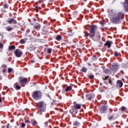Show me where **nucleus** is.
Returning <instances> with one entry per match:
<instances>
[{
  "instance_id": "nucleus-11",
  "label": "nucleus",
  "mask_w": 128,
  "mask_h": 128,
  "mask_svg": "<svg viewBox=\"0 0 128 128\" xmlns=\"http://www.w3.org/2000/svg\"><path fill=\"white\" fill-rule=\"evenodd\" d=\"M73 124L74 128H78L80 126V123L78 121H74L73 122Z\"/></svg>"
},
{
  "instance_id": "nucleus-32",
  "label": "nucleus",
  "mask_w": 128,
  "mask_h": 128,
  "mask_svg": "<svg viewBox=\"0 0 128 128\" xmlns=\"http://www.w3.org/2000/svg\"><path fill=\"white\" fill-rule=\"evenodd\" d=\"M25 42L24 40H21L20 41V44H24Z\"/></svg>"
},
{
  "instance_id": "nucleus-31",
  "label": "nucleus",
  "mask_w": 128,
  "mask_h": 128,
  "mask_svg": "<svg viewBox=\"0 0 128 128\" xmlns=\"http://www.w3.org/2000/svg\"><path fill=\"white\" fill-rule=\"evenodd\" d=\"M109 78H110L109 76H106L105 77V78H103L102 79L104 80H108Z\"/></svg>"
},
{
  "instance_id": "nucleus-24",
  "label": "nucleus",
  "mask_w": 128,
  "mask_h": 128,
  "mask_svg": "<svg viewBox=\"0 0 128 128\" xmlns=\"http://www.w3.org/2000/svg\"><path fill=\"white\" fill-rule=\"evenodd\" d=\"M121 110L122 112H126V108L124 107V106H122L121 108Z\"/></svg>"
},
{
  "instance_id": "nucleus-30",
  "label": "nucleus",
  "mask_w": 128,
  "mask_h": 128,
  "mask_svg": "<svg viewBox=\"0 0 128 128\" xmlns=\"http://www.w3.org/2000/svg\"><path fill=\"white\" fill-rule=\"evenodd\" d=\"M118 54H120V53H118L116 52H114V56H118Z\"/></svg>"
},
{
  "instance_id": "nucleus-7",
  "label": "nucleus",
  "mask_w": 128,
  "mask_h": 128,
  "mask_svg": "<svg viewBox=\"0 0 128 128\" xmlns=\"http://www.w3.org/2000/svg\"><path fill=\"white\" fill-rule=\"evenodd\" d=\"M18 82L21 84H26V82H28V78H24V77H20L18 79Z\"/></svg>"
},
{
  "instance_id": "nucleus-8",
  "label": "nucleus",
  "mask_w": 128,
  "mask_h": 128,
  "mask_svg": "<svg viewBox=\"0 0 128 128\" xmlns=\"http://www.w3.org/2000/svg\"><path fill=\"white\" fill-rule=\"evenodd\" d=\"M108 106H102L99 108V110H100L99 112L100 114H104V112H106L108 110Z\"/></svg>"
},
{
  "instance_id": "nucleus-10",
  "label": "nucleus",
  "mask_w": 128,
  "mask_h": 128,
  "mask_svg": "<svg viewBox=\"0 0 128 128\" xmlns=\"http://www.w3.org/2000/svg\"><path fill=\"white\" fill-rule=\"evenodd\" d=\"M124 84V83L122 82V80H118L117 81V84H116V86L117 88H122V86Z\"/></svg>"
},
{
  "instance_id": "nucleus-29",
  "label": "nucleus",
  "mask_w": 128,
  "mask_h": 128,
  "mask_svg": "<svg viewBox=\"0 0 128 128\" xmlns=\"http://www.w3.org/2000/svg\"><path fill=\"white\" fill-rule=\"evenodd\" d=\"M12 72V68H8V72Z\"/></svg>"
},
{
  "instance_id": "nucleus-48",
  "label": "nucleus",
  "mask_w": 128,
  "mask_h": 128,
  "mask_svg": "<svg viewBox=\"0 0 128 128\" xmlns=\"http://www.w3.org/2000/svg\"><path fill=\"white\" fill-rule=\"evenodd\" d=\"M70 36H72L73 34H69Z\"/></svg>"
},
{
  "instance_id": "nucleus-46",
  "label": "nucleus",
  "mask_w": 128,
  "mask_h": 128,
  "mask_svg": "<svg viewBox=\"0 0 128 128\" xmlns=\"http://www.w3.org/2000/svg\"><path fill=\"white\" fill-rule=\"evenodd\" d=\"M34 22H36V19L34 18Z\"/></svg>"
},
{
  "instance_id": "nucleus-51",
  "label": "nucleus",
  "mask_w": 128,
  "mask_h": 128,
  "mask_svg": "<svg viewBox=\"0 0 128 128\" xmlns=\"http://www.w3.org/2000/svg\"><path fill=\"white\" fill-rule=\"evenodd\" d=\"M44 5H42V6H44Z\"/></svg>"
},
{
  "instance_id": "nucleus-38",
  "label": "nucleus",
  "mask_w": 128,
  "mask_h": 128,
  "mask_svg": "<svg viewBox=\"0 0 128 128\" xmlns=\"http://www.w3.org/2000/svg\"><path fill=\"white\" fill-rule=\"evenodd\" d=\"M38 8H40V7L38 6L36 7V12H38Z\"/></svg>"
},
{
  "instance_id": "nucleus-33",
  "label": "nucleus",
  "mask_w": 128,
  "mask_h": 128,
  "mask_svg": "<svg viewBox=\"0 0 128 128\" xmlns=\"http://www.w3.org/2000/svg\"><path fill=\"white\" fill-rule=\"evenodd\" d=\"M4 48V44L0 43V48Z\"/></svg>"
},
{
  "instance_id": "nucleus-16",
  "label": "nucleus",
  "mask_w": 128,
  "mask_h": 128,
  "mask_svg": "<svg viewBox=\"0 0 128 128\" xmlns=\"http://www.w3.org/2000/svg\"><path fill=\"white\" fill-rule=\"evenodd\" d=\"M31 124L32 126H38V122L34 120H31Z\"/></svg>"
},
{
  "instance_id": "nucleus-4",
  "label": "nucleus",
  "mask_w": 128,
  "mask_h": 128,
  "mask_svg": "<svg viewBox=\"0 0 128 128\" xmlns=\"http://www.w3.org/2000/svg\"><path fill=\"white\" fill-rule=\"evenodd\" d=\"M32 96L34 100H40L42 99V93L40 90H36L33 92Z\"/></svg>"
},
{
  "instance_id": "nucleus-20",
  "label": "nucleus",
  "mask_w": 128,
  "mask_h": 128,
  "mask_svg": "<svg viewBox=\"0 0 128 128\" xmlns=\"http://www.w3.org/2000/svg\"><path fill=\"white\" fill-rule=\"evenodd\" d=\"M14 86L17 90H20V88H21L20 86L18 85L17 83L15 84L14 85Z\"/></svg>"
},
{
  "instance_id": "nucleus-12",
  "label": "nucleus",
  "mask_w": 128,
  "mask_h": 128,
  "mask_svg": "<svg viewBox=\"0 0 128 128\" xmlns=\"http://www.w3.org/2000/svg\"><path fill=\"white\" fill-rule=\"evenodd\" d=\"M104 46H108V48H110V46H112V42H110V40L106 41V42L104 44Z\"/></svg>"
},
{
  "instance_id": "nucleus-27",
  "label": "nucleus",
  "mask_w": 128,
  "mask_h": 128,
  "mask_svg": "<svg viewBox=\"0 0 128 128\" xmlns=\"http://www.w3.org/2000/svg\"><path fill=\"white\" fill-rule=\"evenodd\" d=\"M52 48H48V54H52Z\"/></svg>"
},
{
  "instance_id": "nucleus-39",
  "label": "nucleus",
  "mask_w": 128,
  "mask_h": 128,
  "mask_svg": "<svg viewBox=\"0 0 128 128\" xmlns=\"http://www.w3.org/2000/svg\"><path fill=\"white\" fill-rule=\"evenodd\" d=\"M6 128H12L10 126V124H8L7 126H6Z\"/></svg>"
},
{
  "instance_id": "nucleus-22",
  "label": "nucleus",
  "mask_w": 128,
  "mask_h": 128,
  "mask_svg": "<svg viewBox=\"0 0 128 128\" xmlns=\"http://www.w3.org/2000/svg\"><path fill=\"white\" fill-rule=\"evenodd\" d=\"M81 71L82 72H88V68H83L82 70Z\"/></svg>"
},
{
  "instance_id": "nucleus-35",
  "label": "nucleus",
  "mask_w": 128,
  "mask_h": 128,
  "mask_svg": "<svg viewBox=\"0 0 128 128\" xmlns=\"http://www.w3.org/2000/svg\"><path fill=\"white\" fill-rule=\"evenodd\" d=\"M26 126V124L24 123L22 124V128H24Z\"/></svg>"
},
{
  "instance_id": "nucleus-23",
  "label": "nucleus",
  "mask_w": 128,
  "mask_h": 128,
  "mask_svg": "<svg viewBox=\"0 0 128 128\" xmlns=\"http://www.w3.org/2000/svg\"><path fill=\"white\" fill-rule=\"evenodd\" d=\"M56 40H62V36H60V35H58L56 37Z\"/></svg>"
},
{
  "instance_id": "nucleus-40",
  "label": "nucleus",
  "mask_w": 128,
  "mask_h": 128,
  "mask_svg": "<svg viewBox=\"0 0 128 128\" xmlns=\"http://www.w3.org/2000/svg\"><path fill=\"white\" fill-rule=\"evenodd\" d=\"M108 80H109V84H112V80H110V78H109Z\"/></svg>"
},
{
  "instance_id": "nucleus-49",
  "label": "nucleus",
  "mask_w": 128,
  "mask_h": 128,
  "mask_svg": "<svg viewBox=\"0 0 128 128\" xmlns=\"http://www.w3.org/2000/svg\"><path fill=\"white\" fill-rule=\"evenodd\" d=\"M85 0V2H86V0Z\"/></svg>"
},
{
  "instance_id": "nucleus-21",
  "label": "nucleus",
  "mask_w": 128,
  "mask_h": 128,
  "mask_svg": "<svg viewBox=\"0 0 128 128\" xmlns=\"http://www.w3.org/2000/svg\"><path fill=\"white\" fill-rule=\"evenodd\" d=\"M10 50H16V46H9Z\"/></svg>"
},
{
  "instance_id": "nucleus-50",
  "label": "nucleus",
  "mask_w": 128,
  "mask_h": 128,
  "mask_svg": "<svg viewBox=\"0 0 128 128\" xmlns=\"http://www.w3.org/2000/svg\"><path fill=\"white\" fill-rule=\"evenodd\" d=\"M76 102H74V104H76Z\"/></svg>"
},
{
  "instance_id": "nucleus-37",
  "label": "nucleus",
  "mask_w": 128,
  "mask_h": 128,
  "mask_svg": "<svg viewBox=\"0 0 128 128\" xmlns=\"http://www.w3.org/2000/svg\"><path fill=\"white\" fill-rule=\"evenodd\" d=\"M44 124H45V126H46V128L48 126V122H46L44 123Z\"/></svg>"
},
{
  "instance_id": "nucleus-36",
  "label": "nucleus",
  "mask_w": 128,
  "mask_h": 128,
  "mask_svg": "<svg viewBox=\"0 0 128 128\" xmlns=\"http://www.w3.org/2000/svg\"><path fill=\"white\" fill-rule=\"evenodd\" d=\"M44 0H39L38 2L39 4H42L44 2Z\"/></svg>"
},
{
  "instance_id": "nucleus-6",
  "label": "nucleus",
  "mask_w": 128,
  "mask_h": 128,
  "mask_svg": "<svg viewBox=\"0 0 128 128\" xmlns=\"http://www.w3.org/2000/svg\"><path fill=\"white\" fill-rule=\"evenodd\" d=\"M14 54L16 58H20L22 56V51L20 49H16L14 52Z\"/></svg>"
},
{
  "instance_id": "nucleus-1",
  "label": "nucleus",
  "mask_w": 128,
  "mask_h": 128,
  "mask_svg": "<svg viewBox=\"0 0 128 128\" xmlns=\"http://www.w3.org/2000/svg\"><path fill=\"white\" fill-rule=\"evenodd\" d=\"M122 18H124V14L122 12H119L113 15L110 19V22H112V24H120V20Z\"/></svg>"
},
{
  "instance_id": "nucleus-41",
  "label": "nucleus",
  "mask_w": 128,
  "mask_h": 128,
  "mask_svg": "<svg viewBox=\"0 0 128 128\" xmlns=\"http://www.w3.org/2000/svg\"><path fill=\"white\" fill-rule=\"evenodd\" d=\"M3 72H6V69L3 70H2Z\"/></svg>"
},
{
  "instance_id": "nucleus-47",
  "label": "nucleus",
  "mask_w": 128,
  "mask_h": 128,
  "mask_svg": "<svg viewBox=\"0 0 128 128\" xmlns=\"http://www.w3.org/2000/svg\"><path fill=\"white\" fill-rule=\"evenodd\" d=\"M2 98H0V102H2Z\"/></svg>"
},
{
  "instance_id": "nucleus-5",
  "label": "nucleus",
  "mask_w": 128,
  "mask_h": 128,
  "mask_svg": "<svg viewBox=\"0 0 128 128\" xmlns=\"http://www.w3.org/2000/svg\"><path fill=\"white\" fill-rule=\"evenodd\" d=\"M104 72L106 74H114L116 72V68L114 66H112V68L109 69H106L104 70Z\"/></svg>"
},
{
  "instance_id": "nucleus-14",
  "label": "nucleus",
  "mask_w": 128,
  "mask_h": 128,
  "mask_svg": "<svg viewBox=\"0 0 128 128\" xmlns=\"http://www.w3.org/2000/svg\"><path fill=\"white\" fill-rule=\"evenodd\" d=\"M70 114H78V111L76 108H72V109L70 110Z\"/></svg>"
},
{
  "instance_id": "nucleus-18",
  "label": "nucleus",
  "mask_w": 128,
  "mask_h": 128,
  "mask_svg": "<svg viewBox=\"0 0 128 128\" xmlns=\"http://www.w3.org/2000/svg\"><path fill=\"white\" fill-rule=\"evenodd\" d=\"M108 120H114V116H112V114H109L108 116Z\"/></svg>"
},
{
  "instance_id": "nucleus-28",
  "label": "nucleus",
  "mask_w": 128,
  "mask_h": 128,
  "mask_svg": "<svg viewBox=\"0 0 128 128\" xmlns=\"http://www.w3.org/2000/svg\"><path fill=\"white\" fill-rule=\"evenodd\" d=\"M89 78H90V80H92V78H94V75H90L88 76Z\"/></svg>"
},
{
  "instance_id": "nucleus-43",
  "label": "nucleus",
  "mask_w": 128,
  "mask_h": 128,
  "mask_svg": "<svg viewBox=\"0 0 128 128\" xmlns=\"http://www.w3.org/2000/svg\"><path fill=\"white\" fill-rule=\"evenodd\" d=\"M26 122H27L28 124V122H29L28 120H26Z\"/></svg>"
},
{
  "instance_id": "nucleus-45",
  "label": "nucleus",
  "mask_w": 128,
  "mask_h": 128,
  "mask_svg": "<svg viewBox=\"0 0 128 128\" xmlns=\"http://www.w3.org/2000/svg\"><path fill=\"white\" fill-rule=\"evenodd\" d=\"M98 38H100V33L98 34Z\"/></svg>"
},
{
  "instance_id": "nucleus-15",
  "label": "nucleus",
  "mask_w": 128,
  "mask_h": 128,
  "mask_svg": "<svg viewBox=\"0 0 128 128\" xmlns=\"http://www.w3.org/2000/svg\"><path fill=\"white\" fill-rule=\"evenodd\" d=\"M8 24H12L13 22L14 24H16V21L14 20V18L9 19L8 20Z\"/></svg>"
},
{
  "instance_id": "nucleus-17",
  "label": "nucleus",
  "mask_w": 128,
  "mask_h": 128,
  "mask_svg": "<svg viewBox=\"0 0 128 128\" xmlns=\"http://www.w3.org/2000/svg\"><path fill=\"white\" fill-rule=\"evenodd\" d=\"M34 28L35 30H40V24H38L36 25V26H34Z\"/></svg>"
},
{
  "instance_id": "nucleus-19",
  "label": "nucleus",
  "mask_w": 128,
  "mask_h": 128,
  "mask_svg": "<svg viewBox=\"0 0 128 128\" xmlns=\"http://www.w3.org/2000/svg\"><path fill=\"white\" fill-rule=\"evenodd\" d=\"M72 90V88L71 86H68L66 88L65 90V92H70V90Z\"/></svg>"
},
{
  "instance_id": "nucleus-44",
  "label": "nucleus",
  "mask_w": 128,
  "mask_h": 128,
  "mask_svg": "<svg viewBox=\"0 0 128 128\" xmlns=\"http://www.w3.org/2000/svg\"><path fill=\"white\" fill-rule=\"evenodd\" d=\"M2 66H4V68H6V65H2Z\"/></svg>"
},
{
  "instance_id": "nucleus-42",
  "label": "nucleus",
  "mask_w": 128,
  "mask_h": 128,
  "mask_svg": "<svg viewBox=\"0 0 128 128\" xmlns=\"http://www.w3.org/2000/svg\"><path fill=\"white\" fill-rule=\"evenodd\" d=\"M2 80V76H0V80Z\"/></svg>"
},
{
  "instance_id": "nucleus-34",
  "label": "nucleus",
  "mask_w": 128,
  "mask_h": 128,
  "mask_svg": "<svg viewBox=\"0 0 128 128\" xmlns=\"http://www.w3.org/2000/svg\"><path fill=\"white\" fill-rule=\"evenodd\" d=\"M4 8H8V6L7 4H5L4 6Z\"/></svg>"
},
{
  "instance_id": "nucleus-25",
  "label": "nucleus",
  "mask_w": 128,
  "mask_h": 128,
  "mask_svg": "<svg viewBox=\"0 0 128 128\" xmlns=\"http://www.w3.org/2000/svg\"><path fill=\"white\" fill-rule=\"evenodd\" d=\"M6 30H8V32H10V30H12V28L11 27H8L6 28Z\"/></svg>"
},
{
  "instance_id": "nucleus-26",
  "label": "nucleus",
  "mask_w": 128,
  "mask_h": 128,
  "mask_svg": "<svg viewBox=\"0 0 128 128\" xmlns=\"http://www.w3.org/2000/svg\"><path fill=\"white\" fill-rule=\"evenodd\" d=\"M92 96H94V94H92V96H90V97H88V98H87V100H92V98H94V97H92Z\"/></svg>"
},
{
  "instance_id": "nucleus-9",
  "label": "nucleus",
  "mask_w": 128,
  "mask_h": 128,
  "mask_svg": "<svg viewBox=\"0 0 128 128\" xmlns=\"http://www.w3.org/2000/svg\"><path fill=\"white\" fill-rule=\"evenodd\" d=\"M125 12H128V0H126L123 4Z\"/></svg>"
},
{
  "instance_id": "nucleus-13",
  "label": "nucleus",
  "mask_w": 128,
  "mask_h": 128,
  "mask_svg": "<svg viewBox=\"0 0 128 128\" xmlns=\"http://www.w3.org/2000/svg\"><path fill=\"white\" fill-rule=\"evenodd\" d=\"M74 108L75 110H80L82 108V105L76 104L74 105Z\"/></svg>"
},
{
  "instance_id": "nucleus-2",
  "label": "nucleus",
  "mask_w": 128,
  "mask_h": 128,
  "mask_svg": "<svg viewBox=\"0 0 128 128\" xmlns=\"http://www.w3.org/2000/svg\"><path fill=\"white\" fill-rule=\"evenodd\" d=\"M38 110L37 112L38 114H42V112H44L46 110V104L44 102L41 101L38 103Z\"/></svg>"
},
{
  "instance_id": "nucleus-3",
  "label": "nucleus",
  "mask_w": 128,
  "mask_h": 128,
  "mask_svg": "<svg viewBox=\"0 0 128 128\" xmlns=\"http://www.w3.org/2000/svg\"><path fill=\"white\" fill-rule=\"evenodd\" d=\"M96 29V26L94 25L91 26L89 28V32L90 33L86 32L85 34L86 38L89 36L90 38H94V34H96V32L94 30Z\"/></svg>"
}]
</instances>
